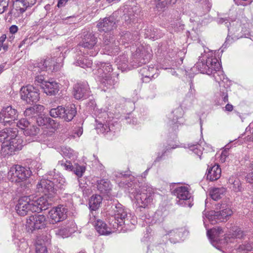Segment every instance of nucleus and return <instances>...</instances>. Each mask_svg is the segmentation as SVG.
<instances>
[{
    "instance_id": "obj_1",
    "label": "nucleus",
    "mask_w": 253,
    "mask_h": 253,
    "mask_svg": "<svg viewBox=\"0 0 253 253\" xmlns=\"http://www.w3.org/2000/svg\"><path fill=\"white\" fill-rule=\"evenodd\" d=\"M223 233L220 227L207 230V235L211 243L217 249L223 248L233 253H247L253 249L252 244L248 240L242 241L244 234L241 229L236 228L232 234L220 239V237Z\"/></svg>"
},
{
    "instance_id": "obj_2",
    "label": "nucleus",
    "mask_w": 253,
    "mask_h": 253,
    "mask_svg": "<svg viewBox=\"0 0 253 253\" xmlns=\"http://www.w3.org/2000/svg\"><path fill=\"white\" fill-rule=\"evenodd\" d=\"M194 67L201 73L212 75L216 82H218L220 87H225L224 83L227 81V78L221 70V66L215 56V51L210 50L208 48L204 49V53L199 56L198 61ZM228 88H220L222 99L224 103L228 102Z\"/></svg>"
},
{
    "instance_id": "obj_3",
    "label": "nucleus",
    "mask_w": 253,
    "mask_h": 253,
    "mask_svg": "<svg viewBox=\"0 0 253 253\" xmlns=\"http://www.w3.org/2000/svg\"><path fill=\"white\" fill-rule=\"evenodd\" d=\"M31 196H24L20 198L16 205L15 210L21 216H25L30 212H39L48 208L50 205L43 196L32 199Z\"/></svg>"
},
{
    "instance_id": "obj_4",
    "label": "nucleus",
    "mask_w": 253,
    "mask_h": 253,
    "mask_svg": "<svg viewBox=\"0 0 253 253\" xmlns=\"http://www.w3.org/2000/svg\"><path fill=\"white\" fill-rule=\"evenodd\" d=\"M127 190L130 199L132 201H135L137 205L140 207L145 208L152 201L153 189L148 185L142 187L135 185Z\"/></svg>"
},
{
    "instance_id": "obj_5",
    "label": "nucleus",
    "mask_w": 253,
    "mask_h": 253,
    "mask_svg": "<svg viewBox=\"0 0 253 253\" xmlns=\"http://www.w3.org/2000/svg\"><path fill=\"white\" fill-rule=\"evenodd\" d=\"M152 56V51L150 46L141 45L136 49L131 57V63L133 68H137L148 63Z\"/></svg>"
},
{
    "instance_id": "obj_6",
    "label": "nucleus",
    "mask_w": 253,
    "mask_h": 253,
    "mask_svg": "<svg viewBox=\"0 0 253 253\" xmlns=\"http://www.w3.org/2000/svg\"><path fill=\"white\" fill-rule=\"evenodd\" d=\"M31 174V171L29 169L16 165L10 168L7 178L12 182L19 183L26 180Z\"/></svg>"
},
{
    "instance_id": "obj_7",
    "label": "nucleus",
    "mask_w": 253,
    "mask_h": 253,
    "mask_svg": "<svg viewBox=\"0 0 253 253\" xmlns=\"http://www.w3.org/2000/svg\"><path fill=\"white\" fill-rule=\"evenodd\" d=\"M216 210H220L219 211H211L207 216V218L212 224H214L217 222H222L226 219L232 213V211L229 208H226L225 205L217 204Z\"/></svg>"
},
{
    "instance_id": "obj_8",
    "label": "nucleus",
    "mask_w": 253,
    "mask_h": 253,
    "mask_svg": "<svg viewBox=\"0 0 253 253\" xmlns=\"http://www.w3.org/2000/svg\"><path fill=\"white\" fill-rule=\"evenodd\" d=\"M22 140L17 135V137L3 142L1 145V153L4 156L14 154L15 151L22 149Z\"/></svg>"
},
{
    "instance_id": "obj_9",
    "label": "nucleus",
    "mask_w": 253,
    "mask_h": 253,
    "mask_svg": "<svg viewBox=\"0 0 253 253\" xmlns=\"http://www.w3.org/2000/svg\"><path fill=\"white\" fill-rule=\"evenodd\" d=\"M21 99L28 103H36L40 99L39 90L31 85L23 86L20 90Z\"/></svg>"
},
{
    "instance_id": "obj_10",
    "label": "nucleus",
    "mask_w": 253,
    "mask_h": 253,
    "mask_svg": "<svg viewBox=\"0 0 253 253\" xmlns=\"http://www.w3.org/2000/svg\"><path fill=\"white\" fill-rule=\"evenodd\" d=\"M46 222V217L44 215L35 214L27 219L26 228L28 231L31 232L36 229H42L45 227Z\"/></svg>"
},
{
    "instance_id": "obj_11",
    "label": "nucleus",
    "mask_w": 253,
    "mask_h": 253,
    "mask_svg": "<svg viewBox=\"0 0 253 253\" xmlns=\"http://www.w3.org/2000/svg\"><path fill=\"white\" fill-rule=\"evenodd\" d=\"M62 60L63 59L61 58H47L37 63V66L35 67L34 71H46L48 68L50 69L52 66L53 67V70H57L62 66Z\"/></svg>"
},
{
    "instance_id": "obj_12",
    "label": "nucleus",
    "mask_w": 253,
    "mask_h": 253,
    "mask_svg": "<svg viewBox=\"0 0 253 253\" xmlns=\"http://www.w3.org/2000/svg\"><path fill=\"white\" fill-rule=\"evenodd\" d=\"M18 116L17 110L11 106L3 107L0 112V122L4 125H10L17 120Z\"/></svg>"
},
{
    "instance_id": "obj_13",
    "label": "nucleus",
    "mask_w": 253,
    "mask_h": 253,
    "mask_svg": "<svg viewBox=\"0 0 253 253\" xmlns=\"http://www.w3.org/2000/svg\"><path fill=\"white\" fill-rule=\"evenodd\" d=\"M173 192L177 198L179 199L177 201L178 205L185 206L188 204L189 207L192 206V204L188 201L190 200L191 195L187 186L178 187L174 190Z\"/></svg>"
},
{
    "instance_id": "obj_14",
    "label": "nucleus",
    "mask_w": 253,
    "mask_h": 253,
    "mask_svg": "<svg viewBox=\"0 0 253 253\" xmlns=\"http://www.w3.org/2000/svg\"><path fill=\"white\" fill-rule=\"evenodd\" d=\"M184 112L181 107H178L171 112L169 115L168 124L171 127L173 131H175L178 127L179 125H181L184 123V120L182 118Z\"/></svg>"
},
{
    "instance_id": "obj_15",
    "label": "nucleus",
    "mask_w": 253,
    "mask_h": 253,
    "mask_svg": "<svg viewBox=\"0 0 253 253\" xmlns=\"http://www.w3.org/2000/svg\"><path fill=\"white\" fill-rule=\"evenodd\" d=\"M90 216L89 222L92 223L96 231L100 235H108L112 232L111 229L108 227L105 222L101 219H97L93 212H91Z\"/></svg>"
},
{
    "instance_id": "obj_16",
    "label": "nucleus",
    "mask_w": 253,
    "mask_h": 253,
    "mask_svg": "<svg viewBox=\"0 0 253 253\" xmlns=\"http://www.w3.org/2000/svg\"><path fill=\"white\" fill-rule=\"evenodd\" d=\"M116 210L115 211L114 215L115 223L116 225H113L114 228H116L119 232H126L125 225V219L126 217V212L121 208L115 207Z\"/></svg>"
},
{
    "instance_id": "obj_17",
    "label": "nucleus",
    "mask_w": 253,
    "mask_h": 253,
    "mask_svg": "<svg viewBox=\"0 0 253 253\" xmlns=\"http://www.w3.org/2000/svg\"><path fill=\"white\" fill-rule=\"evenodd\" d=\"M97 27L99 32L111 33L116 27L114 17L113 16H110L103 19H100L97 24Z\"/></svg>"
},
{
    "instance_id": "obj_18",
    "label": "nucleus",
    "mask_w": 253,
    "mask_h": 253,
    "mask_svg": "<svg viewBox=\"0 0 253 253\" xmlns=\"http://www.w3.org/2000/svg\"><path fill=\"white\" fill-rule=\"evenodd\" d=\"M73 95L78 100L86 98L89 95V88L87 84H77L75 85Z\"/></svg>"
},
{
    "instance_id": "obj_19",
    "label": "nucleus",
    "mask_w": 253,
    "mask_h": 253,
    "mask_svg": "<svg viewBox=\"0 0 253 253\" xmlns=\"http://www.w3.org/2000/svg\"><path fill=\"white\" fill-rule=\"evenodd\" d=\"M225 25L228 28V34L225 43H230L232 41H235L242 37V35L240 33V25L239 24H236L235 26L233 23L232 26L229 27V24L228 22H226Z\"/></svg>"
},
{
    "instance_id": "obj_20",
    "label": "nucleus",
    "mask_w": 253,
    "mask_h": 253,
    "mask_svg": "<svg viewBox=\"0 0 253 253\" xmlns=\"http://www.w3.org/2000/svg\"><path fill=\"white\" fill-rule=\"evenodd\" d=\"M49 214L53 223L60 222L66 218V209L62 207H56L50 210Z\"/></svg>"
},
{
    "instance_id": "obj_21",
    "label": "nucleus",
    "mask_w": 253,
    "mask_h": 253,
    "mask_svg": "<svg viewBox=\"0 0 253 253\" xmlns=\"http://www.w3.org/2000/svg\"><path fill=\"white\" fill-rule=\"evenodd\" d=\"M42 88L47 95H55L59 90V85L55 81H47L44 82V84L42 86Z\"/></svg>"
},
{
    "instance_id": "obj_22",
    "label": "nucleus",
    "mask_w": 253,
    "mask_h": 253,
    "mask_svg": "<svg viewBox=\"0 0 253 253\" xmlns=\"http://www.w3.org/2000/svg\"><path fill=\"white\" fill-rule=\"evenodd\" d=\"M37 0H16L14 2L15 9L20 13H24L29 7L34 5Z\"/></svg>"
},
{
    "instance_id": "obj_23",
    "label": "nucleus",
    "mask_w": 253,
    "mask_h": 253,
    "mask_svg": "<svg viewBox=\"0 0 253 253\" xmlns=\"http://www.w3.org/2000/svg\"><path fill=\"white\" fill-rule=\"evenodd\" d=\"M97 38L92 33H88L84 36L80 45L84 48L91 49L96 44Z\"/></svg>"
},
{
    "instance_id": "obj_24",
    "label": "nucleus",
    "mask_w": 253,
    "mask_h": 253,
    "mask_svg": "<svg viewBox=\"0 0 253 253\" xmlns=\"http://www.w3.org/2000/svg\"><path fill=\"white\" fill-rule=\"evenodd\" d=\"M188 232L184 228H179L172 230L169 232L168 235L169 236V240L171 243H175L179 242L180 240Z\"/></svg>"
},
{
    "instance_id": "obj_25",
    "label": "nucleus",
    "mask_w": 253,
    "mask_h": 253,
    "mask_svg": "<svg viewBox=\"0 0 253 253\" xmlns=\"http://www.w3.org/2000/svg\"><path fill=\"white\" fill-rule=\"evenodd\" d=\"M37 188L39 192L46 193L52 191L53 190V183L47 179H42L37 185Z\"/></svg>"
},
{
    "instance_id": "obj_26",
    "label": "nucleus",
    "mask_w": 253,
    "mask_h": 253,
    "mask_svg": "<svg viewBox=\"0 0 253 253\" xmlns=\"http://www.w3.org/2000/svg\"><path fill=\"white\" fill-rule=\"evenodd\" d=\"M18 131L16 128H9L0 131V142L10 140L11 138L17 137Z\"/></svg>"
},
{
    "instance_id": "obj_27",
    "label": "nucleus",
    "mask_w": 253,
    "mask_h": 253,
    "mask_svg": "<svg viewBox=\"0 0 253 253\" xmlns=\"http://www.w3.org/2000/svg\"><path fill=\"white\" fill-rule=\"evenodd\" d=\"M221 172V169L218 165L215 164L212 167H209L207 173V179L211 181L216 180L220 178Z\"/></svg>"
},
{
    "instance_id": "obj_28",
    "label": "nucleus",
    "mask_w": 253,
    "mask_h": 253,
    "mask_svg": "<svg viewBox=\"0 0 253 253\" xmlns=\"http://www.w3.org/2000/svg\"><path fill=\"white\" fill-rule=\"evenodd\" d=\"M156 72L154 67L145 66L139 70V73L142 77L143 82H147L148 80L153 78Z\"/></svg>"
},
{
    "instance_id": "obj_29",
    "label": "nucleus",
    "mask_w": 253,
    "mask_h": 253,
    "mask_svg": "<svg viewBox=\"0 0 253 253\" xmlns=\"http://www.w3.org/2000/svg\"><path fill=\"white\" fill-rule=\"evenodd\" d=\"M63 110L65 111L63 113L62 119L67 122L72 120L77 113L76 108L74 105H71L66 108L63 107Z\"/></svg>"
},
{
    "instance_id": "obj_30",
    "label": "nucleus",
    "mask_w": 253,
    "mask_h": 253,
    "mask_svg": "<svg viewBox=\"0 0 253 253\" xmlns=\"http://www.w3.org/2000/svg\"><path fill=\"white\" fill-rule=\"evenodd\" d=\"M102 198L99 195H93L90 198L88 205L91 212L99 209L102 204Z\"/></svg>"
},
{
    "instance_id": "obj_31",
    "label": "nucleus",
    "mask_w": 253,
    "mask_h": 253,
    "mask_svg": "<svg viewBox=\"0 0 253 253\" xmlns=\"http://www.w3.org/2000/svg\"><path fill=\"white\" fill-rule=\"evenodd\" d=\"M98 190L102 193H108L111 189V185L107 179H100L97 181Z\"/></svg>"
},
{
    "instance_id": "obj_32",
    "label": "nucleus",
    "mask_w": 253,
    "mask_h": 253,
    "mask_svg": "<svg viewBox=\"0 0 253 253\" xmlns=\"http://www.w3.org/2000/svg\"><path fill=\"white\" fill-rule=\"evenodd\" d=\"M225 188L223 187H214L210 190V195L213 200L216 201L220 199L221 196L225 193Z\"/></svg>"
},
{
    "instance_id": "obj_33",
    "label": "nucleus",
    "mask_w": 253,
    "mask_h": 253,
    "mask_svg": "<svg viewBox=\"0 0 253 253\" xmlns=\"http://www.w3.org/2000/svg\"><path fill=\"white\" fill-rule=\"evenodd\" d=\"M76 64L83 68H89L91 67L92 62L91 60L89 59L86 56L81 55L79 56L78 58H77Z\"/></svg>"
},
{
    "instance_id": "obj_34",
    "label": "nucleus",
    "mask_w": 253,
    "mask_h": 253,
    "mask_svg": "<svg viewBox=\"0 0 253 253\" xmlns=\"http://www.w3.org/2000/svg\"><path fill=\"white\" fill-rule=\"evenodd\" d=\"M195 2H200V9L202 14L208 13L211 7L210 0H193Z\"/></svg>"
},
{
    "instance_id": "obj_35",
    "label": "nucleus",
    "mask_w": 253,
    "mask_h": 253,
    "mask_svg": "<svg viewBox=\"0 0 253 253\" xmlns=\"http://www.w3.org/2000/svg\"><path fill=\"white\" fill-rule=\"evenodd\" d=\"M101 70L103 72L102 77L106 81L110 80L111 73L113 71L112 66L110 63H102L101 65Z\"/></svg>"
},
{
    "instance_id": "obj_36",
    "label": "nucleus",
    "mask_w": 253,
    "mask_h": 253,
    "mask_svg": "<svg viewBox=\"0 0 253 253\" xmlns=\"http://www.w3.org/2000/svg\"><path fill=\"white\" fill-rule=\"evenodd\" d=\"M40 128L36 126L30 124L24 131V133L25 135L34 136L37 135L40 133Z\"/></svg>"
},
{
    "instance_id": "obj_37",
    "label": "nucleus",
    "mask_w": 253,
    "mask_h": 253,
    "mask_svg": "<svg viewBox=\"0 0 253 253\" xmlns=\"http://www.w3.org/2000/svg\"><path fill=\"white\" fill-rule=\"evenodd\" d=\"M188 148L190 150L193 151L195 154L197 155L200 159H201V156L203 154V150L204 149L202 147V145L199 144H188Z\"/></svg>"
},
{
    "instance_id": "obj_38",
    "label": "nucleus",
    "mask_w": 253,
    "mask_h": 253,
    "mask_svg": "<svg viewBox=\"0 0 253 253\" xmlns=\"http://www.w3.org/2000/svg\"><path fill=\"white\" fill-rule=\"evenodd\" d=\"M64 111L63 107L58 106L57 108L51 109L50 111V115L53 118L59 117L62 119V116Z\"/></svg>"
},
{
    "instance_id": "obj_39",
    "label": "nucleus",
    "mask_w": 253,
    "mask_h": 253,
    "mask_svg": "<svg viewBox=\"0 0 253 253\" xmlns=\"http://www.w3.org/2000/svg\"><path fill=\"white\" fill-rule=\"evenodd\" d=\"M146 37L149 39L155 40L161 37V36L158 35V30L153 28H151L148 29L145 33Z\"/></svg>"
},
{
    "instance_id": "obj_40",
    "label": "nucleus",
    "mask_w": 253,
    "mask_h": 253,
    "mask_svg": "<svg viewBox=\"0 0 253 253\" xmlns=\"http://www.w3.org/2000/svg\"><path fill=\"white\" fill-rule=\"evenodd\" d=\"M154 4L155 5V9L158 11L164 10L166 6L168 4L166 0H154Z\"/></svg>"
},
{
    "instance_id": "obj_41",
    "label": "nucleus",
    "mask_w": 253,
    "mask_h": 253,
    "mask_svg": "<svg viewBox=\"0 0 253 253\" xmlns=\"http://www.w3.org/2000/svg\"><path fill=\"white\" fill-rule=\"evenodd\" d=\"M37 122L39 126H46L48 124H51L54 122V121L50 118L39 116L37 119Z\"/></svg>"
},
{
    "instance_id": "obj_42",
    "label": "nucleus",
    "mask_w": 253,
    "mask_h": 253,
    "mask_svg": "<svg viewBox=\"0 0 253 253\" xmlns=\"http://www.w3.org/2000/svg\"><path fill=\"white\" fill-rule=\"evenodd\" d=\"M113 38L111 33H105L103 36L102 44L103 46L109 45L113 41Z\"/></svg>"
},
{
    "instance_id": "obj_43",
    "label": "nucleus",
    "mask_w": 253,
    "mask_h": 253,
    "mask_svg": "<svg viewBox=\"0 0 253 253\" xmlns=\"http://www.w3.org/2000/svg\"><path fill=\"white\" fill-rule=\"evenodd\" d=\"M30 125L29 122L25 118L19 120L17 123V126L21 129L24 130V131Z\"/></svg>"
},
{
    "instance_id": "obj_44",
    "label": "nucleus",
    "mask_w": 253,
    "mask_h": 253,
    "mask_svg": "<svg viewBox=\"0 0 253 253\" xmlns=\"http://www.w3.org/2000/svg\"><path fill=\"white\" fill-rule=\"evenodd\" d=\"M196 90L194 87L193 84L192 82L190 83V88L187 92L186 97L191 100H193L195 98Z\"/></svg>"
},
{
    "instance_id": "obj_45",
    "label": "nucleus",
    "mask_w": 253,
    "mask_h": 253,
    "mask_svg": "<svg viewBox=\"0 0 253 253\" xmlns=\"http://www.w3.org/2000/svg\"><path fill=\"white\" fill-rule=\"evenodd\" d=\"M36 253H47L46 246L41 243L39 240L36 242Z\"/></svg>"
},
{
    "instance_id": "obj_46",
    "label": "nucleus",
    "mask_w": 253,
    "mask_h": 253,
    "mask_svg": "<svg viewBox=\"0 0 253 253\" xmlns=\"http://www.w3.org/2000/svg\"><path fill=\"white\" fill-rule=\"evenodd\" d=\"M78 177H82L83 173L85 171V167L84 166H81L79 165H76L75 167H74V169L72 170Z\"/></svg>"
},
{
    "instance_id": "obj_47",
    "label": "nucleus",
    "mask_w": 253,
    "mask_h": 253,
    "mask_svg": "<svg viewBox=\"0 0 253 253\" xmlns=\"http://www.w3.org/2000/svg\"><path fill=\"white\" fill-rule=\"evenodd\" d=\"M56 234L62 237V238H65L68 237L70 233L69 230L67 228H64L57 230L56 231Z\"/></svg>"
},
{
    "instance_id": "obj_48",
    "label": "nucleus",
    "mask_w": 253,
    "mask_h": 253,
    "mask_svg": "<svg viewBox=\"0 0 253 253\" xmlns=\"http://www.w3.org/2000/svg\"><path fill=\"white\" fill-rule=\"evenodd\" d=\"M9 0H0V14L3 13L6 10Z\"/></svg>"
},
{
    "instance_id": "obj_49",
    "label": "nucleus",
    "mask_w": 253,
    "mask_h": 253,
    "mask_svg": "<svg viewBox=\"0 0 253 253\" xmlns=\"http://www.w3.org/2000/svg\"><path fill=\"white\" fill-rule=\"evenodd\" d=\"M61 166L66 170L72 171L74 169V167L70 161H66L65 162L61 161L60 162Z\"/></svg>"
},
{
    "instance_id": "obj_50",
    "label": "nucleus",
    "mask_w": 253,
    "mask_h": 253,
    "mask_svg": "<svg viewBox=\"0 0 253 253\" xmlns=\"http://www.w3.org/2000/svg\"><path fill=\"white\" fill-rule=\"evenodd\" d=\"M24 114L26 116L29 117H35L36 115L35 113L34 108L33 107L27 108L24 112Z\"/></svg>"
},
{
    "instance_id": "obj_51",
    "label": "nucleus",
    "mask_w": 253,
    "mask_h": 253,
    "mask_svg": "<svg viewBox=\"0 0 253 253\" xmlns=\"http://www.w3.org/2000/svg\"><path fill=\"white\" fill-rule=\"evenodd\" d=\"M35 110V114L37 116H39L44 110V107L41 105H36L33 106Z\"/></svg>"
},
{
    "instance_id": "obj_52",
    "label": "nucleus",
    "mask_w": 253,
    "mask_h": 253,
    "mask_svg": "<svg viewBox=\"0 0 253 253\" xmlns=\"http://www.w3.org/2000/svg\"><path fill=\"white\" fill-rule=\"evenodd\" d=\"M44 78L43 75H38L36 76L35 77V82L37 83H40L41 84V86L44 85Z\"/></svg>"
},
{
    "instance_id": "obj_53",
    "label": "nucleus",
    "mask_w": 253,
    "mask_h": 253,
    "mask_svg": "<svg viewBox=\"0 0 253 253\" xmlns=\"http://www.w3.org/2000/svg\"><path fill=\"white\" fill-rule=\"evenodd\" d=\"M233 188L236 191L241 190V183L238 178H236L235 182L233 184Z\"/></svg>"
},
{
    "instance_id": "obj_54",
    "label": "nucleus",
    "mask_w": 253,
    "mask_h": 253,
    "mask_svg": "<svg viewBox=\"0 0 253 253\" xmlns=\"http://www.w3.org/2000/svg\"><path fill=\"white\" fill-rule=\"evenodd\" d=\"M247 181L250 183H253V172H250L246 176Z\"/></svg>"
},
{
    "instance_id": "obj_55",
    "label": "nucleus",
    "mask_w": 253,
    "mask_h": 253,
    "mask_svg": "<svg viewBox=\"0 0 253 253\" xmlns=\"http://www.w3.org/2000/svg\"><path fill=\"white\" fill-rule=\"evenodd\" d=\"M10 32L12 34H15L17 32L18 27L16 25H12L10 27Z\"/></svg>"
},
{
    "instance_id": "obj_56",
    "label": "nucleus",
    "mask_w": 253,
    "mask_h": 253,
    "mask_svg": "<svg viewBox=\"0 0 253 253\" xmlns=\"http://www.w3.org/2000/svg\"><path fill=\"white\" fill-rule=\"evenodd\" d=\"M68 1V0H59L57 3V6L60 7L64 5V4Z\"/></svg>"
},
{
    "instance_id": "obj_57",
    "label": "nucleus",
    "mask_w": 253,
    "mask_h": 253,
    "mask_svg": "<svg viewBox=\"0 0 253 253\" xmlns=\"http://www.w3.org/2000/svg\"><path fill=\"white\" fill-rule=\"evenodd\" d=\"M225 110L227 111L231 112L233 110V106L230 104H227L225 107Z\"/></svg>"
},
{
    "instance_id": "obj_58",
    "label": "nucleus",
    "mask_w": 253,
    "mask_h": 253,
    "mask_svg": "<svg viewBox=\"0 0 253 253\" xmlns=\"http://www.w3.org/2000/svg\"><path fill=\"white\" fill-rule=\"evenodd\" d=\"M6 38V37L5 35H2L0 37V45H1L2 46H3V42L5 41Z\"/></svg>"
},
{
    "instance_id": "obj_59",
    "label": "nucleus",
    "mask_w": 253,
    "mask_h": 253,
    "mask_svg": "<svg viewBox=\"0 0 253 253\" xmlns=\"http://www.w3.org/2000/svg\"><path fill=\"white\" fill-rule=\"evenodd\" d=\"M227 152L226 151H223L221 155V160L222 161H225V159H226L227 157Z\"/></svg>"
},
{
    "instance_id": "obj_60",
    "label": "nucleus",
    "mask_w": 253,
    "mask_h": 253,
    "mask_svg": "<svg viewBox=\"0 0 253 253\" xmlns=\"http://www.w3.org/2000/svg\"><path fill=\"white\" fill-rule=\"evenodd\" d=\"M223 22H225V23L226 22H228V23L229 24V25H231V24H230V23H229V22H228V20H227V19H225L223 18H220V19H219V20H218V23H221V24H222V23H223Z\"/></svg>"
},
{
    "instance_id": "obj_61",
    "label": "nucleus",
    "mask_w": 253,
    "mask_h": 253,
    "mask_svg": "<svg viewBox=\"0 0 253 253\" xmlns=\"http://www.w3.org/2000/svg\"><path fill=\"white\" fill-rule=\"evenodd\" d=\"M236 178L234 177H230L228 180L229 183L233 185L235 182Z\"/></svg>"
},
{
    "instance_id": "obj_62",
    "label": "nucleus",
    "mask_w": 253,
    "mask_h": 253,
    "mask_svg": "<svg viewBox=\"0 0 253 253\" xmlns=\"http://www.w3.org/2000/svg\"><path fill=\"white\" fill-rule=\"evenodd\" d=\"M83 128H79V130L76 132V133L79 136H81L83 133Z\"/></svg>"
},
{
    "instance_id": "obj_63",
    "label": "nucleus",
    "mask_w": 253,
    "mask_h": 253,
    "mask_svg": "<svg viewBox=\"0 0 253 253\" xmlns=\"http://www.w3.org/2000/svg\"><path fill=\"white\" fill-rule=\"evenodd\" d=\"M177 0H166V1L168 2V4H174L176 3Z\"/></svg>"
},
{
    "instance_id": "obj_64",
    "label": "nucleus",
    "mask_w": 253,
    "mask_h": 253,
    "mask_svg": "<svg viewBox=\"0 0 253 253\" xmlns=\"http://www.w3.org/2000/svg\"><path fill=\"white\" fill-rule=\"evenodd\" d=\"M249 168L252 169V170H253V161H252L250 164V166H249Z\"/></svg>"
}]
</instances>
